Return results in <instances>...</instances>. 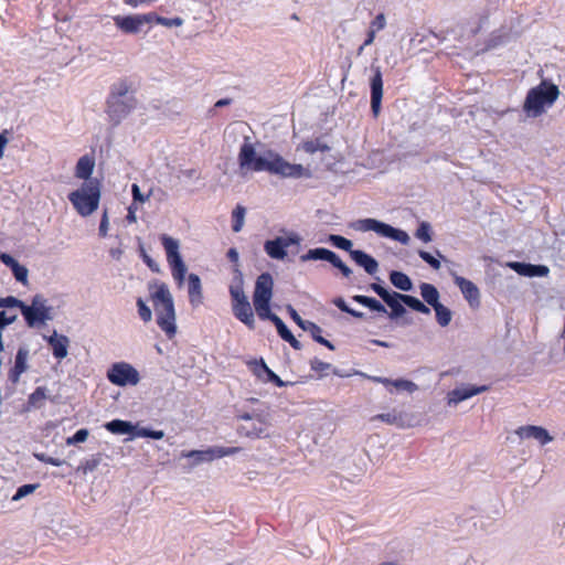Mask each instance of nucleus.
<instances>
[{"label":"nucleus","mask_w":565,"mask_h":565,"mask_svg":"<svg viewBox=\"0 0 565 565\" xmlns=\"http://www.w3.org/2000/svg\"><path fill=\"white\" fill-rule=\"evenodd\" d=\"M238 166L242 174L260 171L281 173L282 158L270 151L258 154L249 138H246L238 152Z\"/></svg>","instance_id":"1"},{"label":"nucleus","mask_w":565,"mask_h":565,"mask_svg":"<svg viewBox=\"0 0 565 565\" xmlns=\"http://www.w3.org/2000/svg\"><path fill=\"white\" fill-rule=\"evenodd\" d=\"M130 90H132V87L127 79H119L110 86L105 111L114 126L119 125L136 108L137 99L135 96L124 99Z\"/></svg>","instance_id":"2"},{"label":"nucleus","mask_w":565,"mask_h":565,"mask_svg":"<svg viewBox=\"0 0 565 565\" xmlns=\"http://www.w3.org/2000/svg\"><path fill=\"white\" fill-rule=\"evenodd\" d=\"M151 299L157 315V324L169 339H172L177 333L175 310L168 286L164 282L156 284Z\"/></svg>","instance_id":"3"},{"label":"nucleus","mask_w":565,"mask_h":565,"mask_svg":"<svg viewBox=\"0 0 565 565\" xmlns=\"http://www.w3.org/2000/svg\"><path fill=\"white\" fill-rule=\"evenodd\" d=\"M100 194V182L95 179L84 182L68 193L67 199L81 216L87 217L98 209Z\"/></svg>","instance_id":"4"},{"label":"nucleus","mask_w":565,"mask_h":565,"mask_svg":"<svg viewBox=\"0 0 565 565\" xmlns=\"http://www.w3.org/2000/svg\"><path fill=\"white\" fill-rule=\"evenodd\" d=\"M558 95L559 89L555 84L543 81L527 92L523 109L527 115L539 117L544 113L545 107L555 103Z\"/></svg>","instance_id":"5"},{"label":"nucleus","mask_w":565,"mask_h":565,"mask_svg":"<svg viewBox=\"0 0 565 565\" xmlns=\"http://www.w3.org/2000/svg\"><path fill=\"white\" fill-rule=\"evenodd\" d=\"M274 281L268 273H263L256 279L253 303L258 317H269Z\"/></svg>","instance_id":"6"},{"label":"nucleus","mask_w":565,"mask_h":565,"mask_svg":"<svg viewBox=\"0 0 565 565\" xmlns=\"http://www.w3.org/2000/svg\"><path fill=\"white\" fill-rule=\"evenodd\" d=\"M160 241L164 247L172 277L178 286L181 287L186 274V266L179 253V242L167 234H162Z\"/></svg>","instance_id":"7"},{"label":"nucleus","mask_w":565,"mask_h":565,"mask_svg":"<svg viewBox=\"0 0 565 565\" xmlns=\"http://www.w3.org/2000/svg\"><path fill=\"white\" fill-rule=\"evenodd\" d=\"M108 381L117 386L137 385L139 372L127 362H116L107 371Z\"/></svg>","instance_id":"8"},{"label":"nucleus","mask_w":565,"mask_h":565,"mask_svg":"<svg viewBox=\"0 0 565 565\" xmlns=\"http://www.w3.org/2000/svg\"><path fill=\"white\" fill-rule=\"evenodd\" d=\"M300 259L301 262L327 260L338 268L344 277L349 278L352 274L351 268L348 267L334 252L327 248L319 247L309 249L306 254L300 256Z\"/></svg>","instance_id":"9"},{"label":"nucleus","mask_w":565,"mask_h":565,"mask_svg":"<svg viewBox=\"0 0 565 565\" xmlns=\"http://www.w3.org/2000/svg\"><path fill=\"white\" fill-rule=\"evenodd\" d=\"M244 420L237 428V433L239 436H245L249 438H262L267 437L268 434V423L264 420L259 415L252 416L249 414H244L241 416Z\"/></svg>","instance_id":"10"},{"label":"nucleus","mask_w":565,"mask_h":565,"mask_svg":"<svg viewBox=\"0 0 565 565\" xmlns=\"http://www.w3.org/2000/svg\"><path fill=\"white\" fill-rule=\"evenodd\" d=\"M370 289L373 290L391 308V312L388 313L391 319H396L405 315L406 309L401 303V297H404V294L396 291L390 292L376 282H372L370 285Z\"/></svg>","instance_id":"11"},{"label":"nucleus","mask_w":565,"mask_h":565,"mask_svg":"<svg viewBox=\"0 0 565 565\" xmlns=\"http://www.w3.org/2000/svg\"><path fill=\"white\" fill-rule=\"evenodd\" d=\"M242 450L239 447H212L206 450H190L182 452V457L194 458L195 463L211 461L214 458H222L237 454Z\"/></svg>","instance_id":"12"},{"label":"nucleus","mask_w":565,"mask_h":565,"mask_svg":"<svg viewBox=\"0 0 565 565\" xmlns=\"http://www.w3.org/2000/svg\"><path fill=\"white\" fill-rule=\"evenodd\" d=\"M29 327H34L38 323H43L50 319V308L45 307L41 301L40 297L35 296L32 300L31 306L22 307L21 311Z\"/></svg>","instance_id":"13"},{"label":"nucleus","mask_w":565,"mask_h":565,"mask_svg":"<svg viewBox=\"0 0 565 565\" xmlns=\"http://www.w3.org/2000/svg\"><path fill=\"white\" fill-rule=\"evenodd\" d=\"M152 21L153 17H151V13L114 17L115 25L127 34L138 33L145 23H150Z\"/></svg>","instance_id":"14"},{"label":"nucleus","mask_w":565,"mask_h":565,"mask_svg":"<svg viewBox=\"0 0 565 565\" xmlns=\"http://www.w3.org/2000/svg\"><path fill=\"white\" fill-rule=\"evenodd\" d=\"M373 75L370 78L371 88V110L374 117H377L381 111V104L383 97V78L380 66H373Z\"/></svg>","instance_id":"15"},{"label":"nucleus","mask_w":565,"mask_h":565,"mask_svg":"<svg viewBox=\"0 0 565 565\" xmlns=\"http://www.w3.org/2000/svg\"><path fill=\"white\" fill-rule=\"evenodd\" d=\"M247 366L258 381L274 383L278 387L282 386V380L267 366L263 359L250 360L247 362Z\"/></svg>","instance_id":"16"},{"label":"nucleus","mask_w":565,"mask_h":565,"mask_svg":"<svg viewBox=\"0 0 565 565\" xmlns=\"http://www.w3.org/2000/svg\"><path fill=\"white\" fill-rule=\"evenodd\" d=\"M29 351L25 348H19L14 359V365L9 370L8 377L11 383L17 384L20 376L28 370Z\"/></svg>","instance_id":"17"},{"label":"nucleus","mask_w":565,"mask_h":565,"mask_svg":"<svg viewBox=\"0 0 565 565\" xmlns=\"http://www.w3.org/2000/svg\"><path fill=\"white\" fill-rule=\"evenodd\" d=\"M455 282L470 306L478 307L480 305L479 289L471 280L463 277H456Z\"/></svg>","instance_id":"18"},{"label":"nucleus","mask_w":565,"mask_h":565,"mask_svg":"<svg viewBox=\"0 0 565 565\" xmlns=\"http://www.w3.org/2000/svg\"><path fill=\"white\" fill-rule=\"evenodd\" d=\"M188 295L189 302L193 308H198L203 303V290L201 279L196 274L188 276Z\"/></svg>","instance_id":"19"},{"label":"nucleus","mask_w":565,"mask_h":565,"mask_svg":"<svg viewBox=\"0 0 565 565\" xmlns=\"http://www.w3.org/2000/svg\"><path fill=\"white\" fill-rule=\"evenodd\" d=\"M510 267L519 275L526 277H544L550 271L544 265H532L519 262L511 263Z\"/></svg>","instance_id":"20"},{"label":"nucleus","mask_w":565,"mask_h":565,"mask_svg":"<svg viewBox=\"0 0 565 565\" xmlns=\"http://www.w3.org/2000/svg\"><path fill=\"white\" fill-rule=\"evenodd\" d=\"M46 341L52 349L54 358L62 360L67 355L70 340L66 335L57 334V332L54 331L52 335L46 338Z\"/></svg>","instance_id":"21"},{"label":"nucleus","mask_w":565,"mask_h":565,"mask_svg":"<svg viewBox=\"0 0 565 565\" xmlns=\"http://www.w3.org/2000/svg\"><path fill=\"white\" fill-rule=\"evenodd\" d=\"M516 434L521 438H534V439L539 440V443L541 445H546L550 441H552V439H553L550 436L548 431L545 428L540 427V426H532V425L523 426L516 430Z\"/></svg>","instance_id":"22"},{"label":"nucleus","mask_w":565,"mask_h":565,"mask_svg":"<svg viewBox=\"0 0 565 565\" xmlns=\"http://www.w3.org/2000/svg\"><path fill=\"white\" fill-rule=\"evenodd\" d=\"M234 316L249 329L255 328L254 313L249 301H241L232 305Z\"/></svg>","instance_id":"23"},{"label":"nucleus","mask_w":565,"mask_h":565,"mask_svg":"<svg viewBox=\"0 0 565 565\" xmlns=\"http://www.w3.org/2000/svg\"><path fill=\"white\" fill-rule=\"evenodd\" d=\"M488 386H466L452 390L449 393V403L458 404L465 399H468L477 394L486 392Z\"/></svg>","instance_id":"24"},{"label":"nucleus","mask_w":565,"mask_h":565,"mask_svg":"<svg viewBox=\"0 0 565 565\" xmlns=\"http://www.w3.org/2000/svg\"><path fill=\"white\" fill-rule=\"evenodd\" d=\"M350 255L352 259L359 266L363 267L367 274L373 275L377 271L379 264L371 255L359 249L350 250Z\"/></svg>","instance_id":"25"},{"label":"nucleus","mask_w":565,"mask_h":565,"mask_svg":"<svg viewBox=\"0 0 565 565\" xmlns=\"http://www.w3.org/2000/svg\"><path fill=\"white\" fill-rule=\"evenodd\" d=\"M353 227L356 230V231H360V232H370V231H373L375 232L376 234H379L380 236H383L385 235L387 227H388V224H385L383 222H380L375 218H363V220H358L354 224H353Z\"/></svg>","instance_id":"26"},{"label":"nucleus","mask_w":565,"mask_h":565,"mask_svg":"<svg viewBox=\"0 0 565 565\" xmlns=\"http://www.w3.org/2000/svg\"><path fill=\"white\" fill-rule=\"evenodd\" d=\"M95 160L93 157L85 154L81 157L75 167V177L86 181L92 180L90 175L94 171Z\"/></svg>","instance_id":"27"},{"label":"nucleus","mask_w":565,"mask_h":565,"mask_svg":"<svg viewBox=\"0 0 565 565\" xmlns=\"http://www.w3.org/2000/svg\"><path fill=\"white\" fill-rule=\"evenodd\" d=\"M371 420L372 422L381 420L388 425H395L399 428H405L408 426L406 416L402 412H396L395 409L392 412H388V413L377 414V415L371 417Z\"/></svg>","instance_id":"28"},{"label":"nucleus","mask_w":565,"mask_h":565,"mask_svg":"<svg viewBox=\"0 0 565 565\" xmlns=\"http://www.w3.org/2000/svg\"><path fill=\"white\" fill-rule=\"evenodd\" d=\"M105 428L115 435L134 434L136 427L130 423L121 419H114L105 425Z\"/></svg>","instance_id":"29"},{"label":"nucleus","mask_w":565,"mask_h":565,"mask_svg":"<svg viewBox=\"0 0 565 565\" xmlns=\"http://www.w3.org/2000/svg\"><path fill=\"white\" fill-rule=\"evenodd\" d=\"M238 275L233 281V284L230 286V295L232 298V305L237 303L241 301H248L247 297L245 296L244 288H243V278L242 274L237 270Z\"/></svg>","instance_id":"30"},{"label":"nucleus","mask_w":565,"mask_h":565,"mask_svg":"<svg viewBox=\"0 0 565 565\" xmlns=\"http://www.w3.org/2000/svg\"><path fill=\"white\" fill-rule=\"evenodd\" d=\"M352 300L367 307L372 311H376L380 313H387L386 308L375 298L363 296V295H354Z\"/></svg>","instance_id":"31"},{"label":"nucleus","mask_w":565,"mask_h":565,"mask_svg":"<svg viewBox=\"0 0 565 565\" xmlns=\"http://www.w3.org/2000/svg\"><path fill=\"white\" fill-rule=\"evenodd\" d=\"M390 280L393 284V286L403 291H409L413 287L411 278L402 271H391Z\"/></svg>","instance_id":"32"},{"label":"nucleus","mask_w":565,"mask_h":565,"mask_svg":"<svg viewBox=\"0 0 565 565\" xmlns=\"http://www.w3.org/2000/svg\"><path fill=\"white\" fill-rule=\"evenodd\" d=\"M420 295L423 299L431 307L439 303V292L434 285L423 282L420 285Z\"/></svg>","instance_id":"33"},{"label":"nucleus","mask_w":565,"mask_h":565,"mask_svg":"<svg viewBox=\"0 0 565 565\" xmlns=\"http://www.w3.org/2000/svg\"><path fill=\"white\" fill-rule=\"evenodd\" d=\"M302 329L306 331H309L311 333L312 338L315 339V341H317L318 343L327 347L330 350H334V345L329 340L324 339L321 335L322 330L316 323L307 322L306 326H302Z\"/></svg>","instance_id":"34"},{"label":"nucleus","mask_w":565,"mask_h":565,"mask_svg":"<svg viewBox=\"0 0 565 565\" xmlns=\"http://www.w3.org/2000/svg\"><path fill=\"white\" fill-rule=\"evenodd\" d=\"M265 250L270 257L282 259V237L278 236L274 241H267Z\"/></svg>","instance_id":"35"},{"label":"nucleus","mask_w":565,"mask_h":565,"mask_svg":"<svg viewBox=\"0 0 565 565\" xmlns=\"http://www.w3.org/2000/svg\"><path fill=\"white\" fill-rule=\"evenodd\" d=\"M401 300L407 307H409L411 309H413V310H415L417 312H420V313H424V315H429L430 313V309L425 303H423L419 299H417L414 296L404 295V297H401Z\"/></svg>","instance_id":"36"},{"label":"nucleus","mask_w":565,"mask_h":565,"mask_svg":"<svg viewBox=\"0 0 565 565\" xmlns=\"http://www.w3.org/2000/svg\"><path fill=\"white\" fill-rule=\"evenodd\" d=\"M46 399V388L39 386L29 395L28 405L32 408H40Z\"/></svg>","instance_id":"37"},{"label":"nucleus","mask_w":565,"mask_h":565,"mask_svg":"<svg viewBox=\"0 0 565 565\" xmlns=\"http://www.w3.org/2000/svg\"><path fill=\"white\" fill-rule=\"evenodd\" d=\"M286 177H292V178H300V177H311V172L309 169L303 168L300 164H290L285 162V178Z\"/></svg>","instance_id":"38"},{"label":"nucleus","mask_w":565,"mask_h":565,"mask_svg":"<svg viewBox=\"0 0 565 565\" xmlns=\"http://www.w3.org/2000/svg\"><path fill=\"white\" fill-rule=\"evenodd\" d=\"M433 308L436 312L437 322L441 327H447L451 321V311L440 302Z\"/></svg>","instance_id":"39"},{"label":"nucleus","mask_w":565,"mask_h":565,"mask_svg":"<svg viewBox=\"0 0 565 565\" xmlns=\"http://www.w3.org/2000/svg\"><path fill=\"white\" fill-rule=\"evenodd\" d=\"M246 210L237 205L232 212V230L237 233L243 228Z\"/></svg>","instance_id":"40"},{"label":"nucleus","mask_w":565,"mask_h":565,"mask_svg":"<svg viewBox=\"0 0 565 565\" xmlns=\"http://www.w3.org/2000/svg\"><path fill=\"white\" fill-rule=\"evenodd\" d=\"M102 461V455L97 454L92 456L89 459H86L81 462L77 470L82 471L84 475L94 471Z\"/></svg>","instance_id":"41"},{"label":"nucleus","mask_w":565,"mask_h":565,"mask_svg":"<svg viewBox=\"0 0 565 565\" xmlns=\"http://www.w3.org/2000/svg\"><path fill=\"white\" fill-rule=\"evenodd\" d=\"M150 13H151V17H153L152 22H156L157 24H160V25H163L167 28L181 26L183 24V19L180 17L164 18V17L158 15L154 12H150Z\"/></svg>","instance_id":"42"},{"label":"nucleus","mask_w":565,"mask_h":565,"mask_svg":"<svg viewBox=\"0 0 565 565\" xmlns=\"http://www.w3.org/2000/svg\"><path fill=\"white\" fill-rule=\"evenodd\" d=\"M302 149L308 153H315L317 151L326 152L330 150V147L320 141V139L308 140L302 143Z\"/></svg>","instance_id":"43"},{"label":"nucleus","mask_w":565,"mask_h":565,"mask_svg":"<svg viewBox=\"0 0 565 565\" xmlns=\"http://www.w3.org/2000/svg\"><path fill=\"white\" fill-rule=\"evenodd\" d=\"M387 230L388 231H386L384 237H388V238L398 241L403 244H406L409 241V236L406 232H404L402 230L394 228L391 225H388Z\"/></svg>","instance_id":"44"},{"label":"nucleus","mask_w":565,"mask_h":565,"mask_svg":"<svg viewBox=\"0 0 565 565\" xmlns=\"http://www.w3.org/2000/svg\"><path fill=\"white\" fill-rule=\"evenodd\" d=\"M415 236L424 243H429L431 241V227L429 223L422 222L416 230Z\"/></svg>","instance_id":"45"},{"label":"nucleus","mask_w":565,"mask_h":565,"mask_svg":"<svg viewBox=\"0 0 565 565\" xmlns=\"http://www.w3.org/2000/svg\"><path fill=\"white\" fill-rule=\"evenodd\" d=\"M372 380L374 382L382 383L384 385H394L395 387L403 388V390H407V388H409L411 386L414 385L412 382L406 381V380L391 381V380H388L386 377H373Z\"/></svg>","instance_id":"46"},{"label":"nucleus","mask_w":565,"mask_h":565,"mask_svg":"<svg viewBox=\"0 0 565 565\" xmlns=\"http://www.w3.org/2000/svg\"><path fill=\"white\" fill-rule=\"evenodd\" d=\"M329 242L332 243L335 247L350 252L352 250V242L343 236L332 234L329 236Z\"/></svg>","instance_id":"47"},{"label":"nucleus","mask_w":565,"mask_h":565,"mask_svg":"<svg viewBox=\"0 0 565 565\" xmlns=\"http://www.w3.org/2000/svg\"><path fill=\"white\" fill-rule=\"evenodd\" d=\"M138 308V315L143 322H149L152 318L151 309L147 306L142 298H138L136 301Z\"/></svg>","instance_id":"48"},{"label":"nucleus","mask_w":565,"mask_h":565,"mask_svg":"<svg viewBox=\"0 0 565 565\" xmlns=\"http://www.w3.org/2000/svg\"><path fill=\"white\" fill-rule=\"evenodd\" d=\"M135 436L137 437H148L152 439H162L164 437V433L162 430H152L148 428H140L136 430Z\"/></svg>","instance_id":"49"},{"label":"nucleus","mask_w":565,"mask_h":565,"mask_svg":"<svg viewBox=\"0 0 565 565\" xmlns=\"http://www.w3.org/2000/svg\"><path fill=\"white\" fill-rule=\"evenodd\" d=\"M89 433L86 428L78 429L73 436L67 437L66 445L71 446L78 443H84Z\"/></svg>","instance_id":"50"},{"label":"nucleus","mask_w":565,"mask_h":565,"mask_svg":"<svg viewBox=\"0 0 565 565\" xmlns=\"http://www.w3.org/2000/svg\"><path fill=\"white\" fill-rule=\"evenodd\" d=\"M38 487L39 484H23L19 487L15 494L12 497V500L18 501L23 497L33 493Z\"/></svg>","instance_id":"51"},{"label":"nucleus","mask_w":565,"mask_h":565,"mask_svg":"<svg viewBox=\"0 0 565 565\" xmlns=\"http://www.w3.org/2000/svg\"><path fill=\"white\" fill-rule=\"evenodd\" d=\"M24 306V302L17 299L15 297L8 296L4 298H0V308H20L22 310V307Z\"/></svg>","instance_id":"52"},{"label":"nucleus","mask_w":565,"mask_h":565,"mask_svg":"<svg viewBox=\"0 0 565 565\" xmlns=\"http://www.w3.org/2000/svg\"><path fill=\"white\" fill-rule=\"evenodd\" d=\"M12 271L18 281L26 282L28 269L24 266L14 263V265L12 266Z\"/></svg>","instance_id":"53"},{"label":"nucleus","mask_w":565,"mask_h":565,"mask_svg":"<svg viewBox=\"0 0 565 565\" xmlns=\"http://www.w3.org/2000/svg\"><path fill=\"white\" fill-rule=\"evenodd\" d=\"M419 257L426 262L429 266H431L434 269L438 270L441 266L440 262L435 258L431 254H429L426 250H419L418 252Z\"/></svg>","instance_id":"54"},{"label":"nucleus","mask_w":565,"mask_h":565,"mask_svg":"<svg viewBox=\"0 0 565 565\" xmlns=\"http://www.w3.org/2000/svg\"><path fill=\"white\" fill-rule=\"evenodd\" d=\"M139 252H140V256L142 258V260L145 262V264L153 273H158L159 271V265L147 254L146 249L142 246H140Z\"/></svg>","instance_id":"55"},{"label":"nucleus","mask_w":565,"mask_h":565,"mask_svg":"<svg viewBox=\"0 0 565 565\" xmlns=\"http://www.w3.org/2000/svg\"><path fill=\"white\" fill-rule=\"evenodd\" d=\"M386 25V20H385V15L383 13H379L374 20H372L371 24H370V29L373 30L374 32H379L381 30H383Z\"/></svg>","instance_id":"56"},{"label":"nucleus","mask_w":565,"mask_h":565,"mask_svg":"<svg viewBox=\"0 0 565 565\" xmlns=\"http://www.w3.org/2000/svg\"><path fill=\"white\" fill-rule=\"evenodd\" d=\"M311 369L317 373H323L331 367L330 363L323 362L319 359H313L310 361Z\"/></svg>","instance_id":"57"},{"label":"nucleus","mask_w":565,"mask_h":565,"mask_svg":"<svg viewBox=\"0 0 565 565\" xmlns=\"http://www.w3.org/2000/svg\"><path fill=\"white\" fill-rule=\"evenodd\" d=\"M259 318L262 320L273 321L276 327L277 333L282 338V330H284L282 319H280L278 316L271 313V311H269V317H259Z\"/></svg>","instance_id":"58"},{"label":"nucleus","mask_w":565,"mask_h":565,"mask_svg":"<svg viewBox=\"0 0 565 565\" xmlns=\"http://www.w3.org/2000/svg\"><path fill=\"white\" fill-rule=\"evenodd\" d=\"M131 193L135 202L145 203L149 199V195L141 193L140 188L136 183L131 185Z\"/></svg>","instance_id":"59"},{"label":"nucleus","mask_w":565,"mask_h":565,"mask_svg":"<svg viewBox=\"0 0 565 565\" xmlns=\"http://www.w3.org/2000/svg\"><path fill=\"white\" fill-rule=\"evenodd\" d=\"M108 224H109L108 223V215H107V211H105L103 216H102V220H100V223H99V228H98L100 237H106L107 236Z\"/></svg>","instance_id":"60"},{"label":"nucleus","mask_w":565,"mask_h":565,"mask_svg":"<svg viewBox=\"0 0 565 565\" xmlns=\"http://www.w3.org/2000/svg\"><path fill=\"white\" fill-rule=\"evenodd\" d=\"M17 319L15 315L8 316L7 312L0 311V329L13 323Z\"/></svg>","instance_id":"61"},{"label":"nucleus","mask_w":565,"mask_h":565,"mask_svg":"<svg viewBox=\"0 0 565 565\" xmlns=\"http://www.w3.org/2000/svg\"><path fill=\"white\" fill-rule=\"evenodd\" d=\"M285 342L290 343L295 349H299V342L294 337L292 332L285 327Z\"/></svg>","instance_id":"62"},{"label":"nucleus","mask_w":565,"mask_h":565,"mask_svg":"<svg viewBox=\"0 0 565 565\" xmlns=\"http://www.w3.org/2000/svg\"><path fill=\"white\" fill-rule=\"evenodd\" d=\"M375 34H376V32L369 29L367 36H366L365 41L363 42V44L360 46L359 53H361L365 46H369L373 43V41L375 39Z\"/></svg>","instance_id":"63"},{"label":"nucleus","mask_w":565,"mask_h":565,"mask_svg":"<svg viewBox=\"0 0 565 565\" xmlns=\"http://www.w3.org/2000/svg\"><path fill=\"white\" fill-rule=\"evenodd\" d=\"M333 303H334V306H335V307H338L341 311H343V312H345V313H347V312L349 311V309H350V307L347 305V302L344 301V299H343V298H341V297H338V298L333 299Z\"/></svg>","instance_id":"64"}]
</instances>
